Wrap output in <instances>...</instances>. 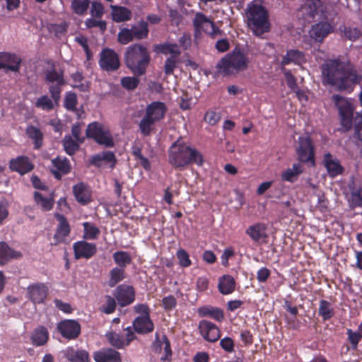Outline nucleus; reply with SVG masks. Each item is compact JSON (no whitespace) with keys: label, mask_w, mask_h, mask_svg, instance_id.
Returning a JSON list of instances; mask_svg holds the SVG:
<instances>
[{"label":"nucleus","mask_w":362,"mask_h":362,"mask_svg":"<svg viewBox=\"0 0 362 362\" xmlns=\"http://www.w3.org/2000/svg\"><path fill=\"white\" fill-rule=\"evenodd\" d=\"M322 81L339 91L351 93L362 81V75L349 62L339 58L326 59L320 66Z\"/></svg>","instance_id":"1"},{"label":"nucleus","mask_w":362,"mask_h":362,"mask_svg":"<svg viewBox=\"0 0 362 362\" xmlns=\"http://www.w3.org/2000/svg\"><path fill=\"white\" fill-rule=\"evenodd\" d=\"M168 162L175 168L183 170L192 164L202 166L204 158L197 149L177 140L169 148Z\"/></svg>","instance_id":"2"},{"label":"nucleus","mask_w":362,"mask_h":362,"mask_svg":"<svg viewBox=\"0 0 362 362\" xmlns=\"http://www.w3.org/2000/svg\"><path fill=\"white\" fill-rule=\"evenodd\" d=\"M126 66L136 76L146 74L151 62L148 49L141 44H134L127 47L124 53Z\"/></svg>","instance_id":"3"},{"label":"nucleus","mask_w":362,"mask_h":362,"mask_svg":"<svg viewBox=\"0 0 362 362\" xmlns=\"http://www.w3.org/2000/svg\"><path fill=\"white\" fill-rule=\"evenodd\" d=\"M168 108L165 104L160 101H154L148 104L145 110V115L140 120L139 127L144 136H149L153 130V126L164 119Z\"/></svg>","instance_id":"4"},{"label":"nucleus","mask_w":362,"mask_h":362,"mask_svg":"<svg viewBox=\"0 0 362 362\" xmlns=\"http://www.w3.org/2000/svg\"><path fill=\"white\" fill-rule=\"evenodd\" d=\"M247 17L248 26L256 36L269 31V13L263 6L252 4L249 6Z\"/></svg>","instance_id":"5"},{"label":"nucleus","mask_w":362,"mask_h":362,"mask_svg":"<svg viewBox=\"0 0 362 362\" xmlns=\"http://www.w3.org/2000/svg\"><path fill=\"white\" fill-rule=\"evenodd\" d=\"M45 83L48 86L49 93L56 104H59L63 86L66 85L64 71H57L53 64L51 68L47 69L45 72Z\"/></svg>","instance_id":"6"},{"label":"nucleus","mask_w":362,"mask_h":362,"mask_svg":"<svg viewBox=\"0 0 362 362\" xmlns=\"http://www.w3.org/2000/svg\"><path fill=\"white\" fill-rule=\"evenodd\" d=\"M248 58L240 49H235L223 57L218 67L225 74H231L234 71H239L246 69L248 66Z\"/></svg>","instance_id":"7"},{"label":"nucleus","mask_w":362,"mask_h":362,"mask_svg":"<svg viewBox=\"0 0 362 362\" xmlns=\"http://www.w3.org/2000/svg\"><path fill=\"white\" fill-rule=\"evenodd\" d=\"M149 33L148 22L143 20L134 24L131 28H120L117 34V41L121 45H127L134 40H141L148 37Z\"/></svg>","instance_id":"8"},{"label":"nucleus","mask_w":362,"mask_h":362,"mask_svg":"<svg viewBox=\"0 0 362 362\" xmlns=\"http://www.w3.org/2000/svg\"><path fill=\"white\" fill-rule=\"evenodd\" d=\"M332 100L337 105L340 118V124L344 132H348L353 127L354 108L351 103L339 95H332Z\"/></svg>","instance_id":"9"},{"label":"nucleus","mask_w":362,"mask_h":362,"mask_svg":"<svg viewBox=\"0 0 362 362\" xmlns=\"http://www.w3.org/2000/svg\"><path fill=\"white\" fill-rule=\"evenodd\" d=\"M296 153L299 163H309L314 165L315 163V148L311 138L309 136L298 137Z\"/></svg>","instance_id":"10"},{"label":"nucleus","mask_w":362,"mask_h":362,"mask_svg":"<svg viewBox=\"0 0 362 362\" xmlns=\"http://www.w3.org/2000/svg\"><path fill=\"white\" fill-rule=\"evenodd\" d=\"M98 63L101 69L107 72L115 71L120 67L118 54L110 48L102 49Z\"/></svg>","instance_id":"11"},{"label":"nucleus","mask_w":362,"mask_h":362,"mask_svg":"<svg viewBox=\"0 0 362 362\" xmlns=\"http://www.w3.org/2000/svg\"><path fill=\"white\" fill-rule=\"evenodd\" d=\"M198 329L202 337L209 342H216L221 337L220 328L215 323L207 320L199 321Z\"/></svg>","instance_id":"12"},{"label":"nucleus","mask_w":362,"mask_h":362,"mask_svg":"<svg viewBox=\"0 0 362 362\" xmlns=\"http://www.w3.org/2000/svg\"><path fill=\"white\" fill-rule=\"evenodd\" d=\"M57 330L62 337L69 340L76 339L81 334V325L75 320H64L57 324Z\"/></svg>","instance_id":"13"},{"label":"nucleus","mask_w":362,"mask_h":362,"mask_svg":"<svg viewBox=\"0 0 362 362\" xmlns=\"http://www.w3.org/2000/svg\"><path fill=\"white\" fill-rule=\"evenodd\" d=\"M193 24L196 30L199 31L203 30L213 38H214L217 34L221 33V30L215 23L202 13H197L193 21Z\"/></svg>","instance_id":"14"},{"label":"nucleus","mask_w":362,"mask_h":362,"mask_svg":"<svg viewBox=\"0 0 362 362\" xmlns=\"http://www.w3.org/2000/svg\"><path fill=\"white\" fill-rule=\"evenodd\" d=\"M21 63L22 59L19 55L8 52H0V70L4 69L6 73L8 71L18 73Z\"/></svg>","instance_id":"15"},{"label":"nucleus","mask_w":362,"mask_h":362,"mask_svg":"<svg viewBox=\"0 0 362 362\" xmlns=\"http://www.w3.org/2000/svg\"><path fill=\"white\" fill-rule=\"evenodd\" d=\"M113 296L119 306L125 307L135 300V289L132 286L121 284L114 290Z\"/></svg>","instance_id":"16"},{"label":"nucleus","mask_w":362,"mask_h":362,"mask_svg":"<svg viewBox=\"0 0 362 362\" xmlns=\"http://www.w3.org/2000/svg\"><path fill=\"white\" fill-rule=\"evenodd\" d=\"M54 217L59 223L53 236L54 242L52 245H57L64 243L66 238L70 235L71 227L67 218L63 214L57 213L54 214Z\"/></svg>","instance_id":"17"},{"label":"nucleus","mask_w":362,"mask_h":362,"mask_svg":"<svg viewBox=\"0 0 362 362\" xmlns=\"http://www.w3.org/2000/svg\"><path fill=\"white\" fill-rule=\"evenodd\" d=\"M73 250L76 259H89L96 254L97 245L86 240H79L74 243Z\"/></svg>","instance_id":"18"},{"label":"nucleus","mask_w":362,"mask_h":362,"mask_svg":"<svg viewBox=\"0 0 362 362\" xmlns=\"http://www.w3.org/2000/svg\"><path fill=\"white\" fill-rule=\"evenodd\" d=\"M8 168L11 172H16L24 175L31 172L35 165L30 158L26 156H18L9 160Z\"/></svg>","instance_id":"19"},{"label":"nucleus","mask_w":362,"mask_h":362,"mask_svg":"<svg viewBox=\"0 0 362 362\" xmlns=\"http://www.w3.org/2000/svg\"><path fill=\"white\" fill-rule=\"evenodd\" d=\"M48 287L43 283H35L28 287V297L35 304L44 303L48 294Z\"/></svg>","instance_id":"20"},{"label":"nucleus","mask_w":362,"mask_h":362,"mask_svg":"<svg viewBox=\"0 0 362 362\" xmlns=\"http://www.w3.org/2000/svg\"><path fill=\"white\" fill-rule=\"evenodd\" d=\"M267 225L263 222H257L250 226L245 230V233L255 243L266 242L268 238L267 233Z\"/></svg>","instance_id":"21"},{"label":"nucleus","mask_w":362,"mask_h":362,"mask_svg":"<svg viewBox=\"0 0 362 362\" xmlns=\"http://www.w3.org/2000/svg\"><path fill=\"white\" fill-rule=\"evenodd\" d=\"M333 26L328 22L321 21L312 26L310 35L315 41L322 42L329 34L333 32Z\"/></svg>","instance_id":"22"},{"label":"nucleus","mask_w":362,"mask_h":362,"mask_svg":"<svg viewBox=\"0 0 362 362\" xmlns=\"http://www.w3.org/2000/svg\"><path fill=\"white\" fill-rule=\"evenodd\" d=\"M134 332L139 334H148L154 330V324L150 317L137 316L132 322Z\"/></svg>","instance_id":"23"},{"label":"nucleus","mask_w":362,"mask_h":362,"mask_svg":"<svg viewBox=\"0 0 362 362\" xmlns=\"http://www.w3.org/2000/svg\"><path fill=\"white\" fill-rule=\"evenodd\" d=\"M95 362H121L120 353L111 348H105L93 353Z\"/></svg>","instance_id":"24"},{"label":"nucleus","mask_w":362,"mask_h":362,"mask_svg":"<svg viewBox=\"0 0 362 362\" xmlns=\"http://www.w3.org/2000/svg\"><path fill=\"white\" fill-rule=\"evenodd\" d=\"M22 257L21 252L11 248L4 241L0 242V267L6 265L11 259H19Z\"/></svg>","instance_id":"25"},{"label":"nucleus","mask_w":362,"mask_h":362,"mask_svg":"<svg viewBox=\"0 0 362 362\" xmlns=\"http://www.w3.org/2000/svg\"><path fill=\"white\" fill-rule=\"evenodd\" d=\"M73 193L76 200L82 205H86L91 202V190L83 182H79L73 187Z\"/></svg>","instance_id":"26"},{"label":"nucleus","mask_w":362,"mask_h":362,"mask_svg":"<svg viewBox=\"0 0 362 362\" xmlns=\"http://www.w3.org/2000/svg\"><path fill=\"white\" fill-rule=\"evenodd\" d=\"M153 349L155 351L161 352L163 349L165 356L161 357L162 361L170 360L172 356V350L170 347V342L165 334H163L160 338L158 333L156 334V339L153 342Z\"/></svg>","instance_id":"27"},{"label":"nucleus","mask_w":362,"mask_h":362,"mask_svg":"<svg viewBox=\"0 0 362 362\" xmlns=\"http://www.w3.org/2000/svg\"><path fill=\"white\" fill-rule=\"evenodd\" d=\"M197 314L200 317H208L218 322H222L224 320V313L223 310L211 305L199 307L197 309Z\"/></svg>","instance_id":"28"},{"label":"nucleus","mask_w":362,"mask_h":362,"mask_svg":"<svg viewBox=\"0 0 362 362\" xmlns=\"http://www.w3.org/2000/svg\"><path fill=\"white\" fill-rule=\"evenodd\" d=\"M103 162L109 163L111 168H114L117 163L115 153L110 151L97 153L91 157L90 163L94 166L100 167Z\"/></svg>","instance_id":"29"},{"label":"nucleus","mask_w":362,"mask_h":362,"mask_svg":"<svg viewBox=\"0 0 362 362\" xmlns=\"http://www.w3.org/2000/svg\"><path fill=\"white\" fill-rule=\"evenodd\" d=\"M110 8L113 21L122 23L132 19V13L128 8L122 6L110 5Z\"/></svg>","instance_id":"30"},{"label":"nucleus","mask_w":362,"mask_h":362,"mask_svg":"<svg viewBox=\"0 0 362 362\" xmlns=\"http://www.w3.org/2000/svg\"><path fill=\"white\" fill-rule=\"evenodd\" d=\"M305 62V54L303 52L298 49H288L286 54L282 57L281 64L283 66L288 65L293 63L296 65H300Z\"/></svg>","instance_id":"31"},{"label":"nucleus","mask_w":362,"mask_h":362,"mask_svg":"<svg viewBox=\"0 0 362 362\" xmlns=\"http://www.w3.org/2000/svg\"><path fill=\"white\" fill-rule=\"evenodd\" d=\"M64 356L70 362H90L89 354L86 350L68 347L65 351Z\"/></svg>","instance_id":"32"},{"label":"nucleus","mask_w":362,"mask_h":362,"mask_svg":"<svg viewBox=\"0 0 362 362\" xmlns=\"http://www.w3.org/2000/svg\"><path fill=\"white\" fill-rule=\"evenodd\" d=\"M325 166L331 177H336L343 172V168L339 161L334 158L330 153H327L324 156Z\"/></svg>","instance_id":"33"},{"label":"nucleus","mask_w":362,"mask_h":362,"mask_svg":"<svg viewBox=\"0 0 362 362\" xmlns=\"http://www.w3.org/2000/svg\"><path fill=\"white\" fill-rule=\"evenodd\" d=\"M154 49L156 52L164 55L170 54L169 57H173L175 59H179L182 53L178 45L176 43L165 42L156 45Z\"/></svg>","instance_id":"34"},{"label":"nucleus","mask_w":362,"mask_h":362,"mask_svg":"<svg viewBox=\"0 0 362 362\" xmlns=\"http://www.w3.org/2000/svg\"><path fill=\"white\" fill-rule=\"evenodd\" d=\"M154 49L156 52L164 55L170 54L169 57H173L175 59H179L182 53L178 45L176 43L165 42L156 45Z\"/></svg>","instance_id":"35"},{"label":"nucleus","mask_w":362,"mask_h":362,"mask_svg":"<svg viewBox=\"0 0 362 362\" xmlns=\"http://www.w3.org/2000/svg\"><path fill=\"white\" fill-rule=\"evenodd\" d=\"M25 134L33 141L35 150H39L42 146L43 134L39 128L29 125L25 129Z\"/></svg>","instance_id":"36"},{"label":"nucleus","mask_w":362,"mask_h":362,"mask_svg":"<svg viewBox=\"0 0 362 362\" xmlns=\"http://www.w3.org/2000/svg\"><path fill=\"white\" fill-rule=\"evenodd\" d=\"M49 339V332L44 326H39L32 333L31 341L35 346L45 345Z\"/></svg>","instance_id":"37"},{"label":"nucleus","mask_w":362,"mask_h":362,"mask_svg":"<svg viewBox=\"0 0 362 362\" xmlns=\"http://www.w3.org/2000/svg\"><path fill=\"white\" fill-rule=\"evenodd\" d=\"M303 168L300 163H295L292 165V168H287L281 173V177L283 181L294 182L297 180L298 177L302 174Z\"/></svg>","instance_id":"38"},{"label":"nucleus","mask_w":362,"mask_h":362,"mask_svg":"<svg viewBox=\"0 0 362 362\" xmlns=\"http://www.w3.org/2000/svg\"><path fill=\"white\" fill-rule=\"evenodd\" d=\"M235 281L230 275H223L220 277L218 288L221 293L228 295L233 293L235 290Z\"/></svg>","instance_id":"39"},{"label":"nucleus","mask_w":362,"mask_h":362,"mask_svg":"<svg viewBox=\"0 0 362 362\" xmlns=\"http://www.w3.org/2000/svg\"><path fill=\"white\" fill-rule=\"evenodd\" d=\"M335 314L334 308L330 302L326 300H320L319 303L318 315L323 321H328L334 317Z\"/></svg>","instance_id":"40"},{"label":"nucleus","mask_w":362,"mask_h":362,"mask_svg":"<svg viewBox=\"0 0 362 362\" xmlns=\"http://www.w3.org/2000/svg\"><path fill=\"white\" fill-rule=\"evenodd\" d=\"M125 277V269L115 267L112 268L109 272L108 286L110 287H114L119 282L124 279Z\"/></svg>","instance_id":"41"},{"label":"nucleus","mask_w":362,"mask_h":362,"mask_svg":"<svg viewBox=\"0 0 362 362\" xmlns=\"http://www.w3.org/2000/svg\"><path fill=\"white\" fill-rule=\"evenodd\" d=\"M34 199L35 203L40 206L43 211H50L53 208L54 204V200L52 197H45L38 192H34Z\"/></svg>","instance_id":"42"},{"label":"nucleus","mask_w":362,"mask_h":362,"mask_svg":"<svg viewBox=\"0 0 362 362\" xmlns=\"http://www.w3.org/2000/svg\"><path fill=\"white\" fill-rule=\"evenodd\" d=\"M57 105L52 98H51L47 95H42L37 98L34 103L35 107L49 112L54 108V105Z\"/></svg>","instance_id":"43"},{"label":"nucleus","mask_w":362,"mask_h":362,"mask_svg":"<svg viewBox=\"0 0 362 362\" xmlns=\"http://www.w3.org/2000/svg\"><path fill=\"white\" fill-rule=\"evenodd\" d=\"M81 144L74 140L70 135H65L62 140L64 149L69 156L74 155L78 151Z\"/></svg>","instance_id":"44"},{"label":"nucleus","mask_w":362,"mask_h":362,"mask_svg":"<svg viewBox=\"0 0 362 362\" xmlns=\"http://www.w3.org/2000/svg\"><path fill=\"white\" fill-rule=\"evenodd\" d=\"M113 260L118 267L125 269L132 262L130 254L126 251H117L112 255Z\"/></svg>","instance_id":"45"},{"label":"nucleus","mask_w":362,"mask_h":362,"mask_svg":"<svg viewBox=\"0 0 362 362\" xmlns=\"http://www.w3.org/2000/svg\"><path fill=\"white\" fill-rule=\"evenodd\" d=\"M52 163L55 170H59L64 175L71 172V166L69 160L66 157L57 156L52 160Z\"/></svg>","instance_id":"46"},{"label":"nucleus","mask_w":362,"mask_h":362,"mask_svg":"<svg viewBox=\"0 0 362 362\" xmlns=\"http://www.w3.org/2000/svg\"><path fill=\"white\" fill-rule=\"evenodd\" d=\"M83 226V238L85 240H96L100 233V229L93 223L90 222H84Z\"/></svg>","instance_id":"47"},{"label":"nucleus","mask_w":362,"mask_h":362,"mask_svg":"<svg viewBox=\"0 0 362 362\" xmlns=\"http://www.w3.org/2000/svg\"><path fill=\"white\" fill-rule=\"evenodd\" d=\"M142 148L139 144H134L132 147V154L134 158L139 160V164L146 170H150L151 163L148 159L141 153Z\"/></svg>","instance_id":"48"},{"label":"nucleus","mask_w":362,"mask_h":362,"mask_svg":"<svg viewBox=\"0 0 362 362\" xmlns=\"http://www.w3.org/2000/svg\"><path fill=\"white\" fill-rule=\"evenodd\" d=\"M104 298L105 302L100 307V311L107 315L113 313L115 311L117 307L115 298L110 295H105Z\"/></svg>","instance_id":"49"},{"label":"nucleus","mask_w":362,"mask_h":362,"mask_svg":"<svg viewBox=\"0 0 362 362\" xmlns=\"http://www.w3.org/2000/svg\"><path fill=\"white\" fill-rule=\"evenodd\" d=\"M108 342L117 349H122L125 346V340L122 335L115 332H109L105 335Z\"/></svg>","instance_id":"50"},{"label":"nucleus","mask_w":362,"mask_h":362,"mask_svg":"<svg viewBox=\"0 0 362 362\" xmlns=\"http://www.w3.org/2000/svg\"><path fill=\"white\" fill-rule=\"evenodd\" d=\"M98 144L104 145L107 147L114 146V141L110 132L107 129H103L101 133L97 135V137L93 139Z\"/></svg>","instance_id":"51"},{"label":"nucleus","mask_w":362,"mask_h":362,"mask_svg":"<svg viewBox=\"0 0 362 362\" xmlns=\"http://www.w3.org/2000/svg\"><path fill=\"white\" fill-rule=\"evenodd\" d=\"M98 144L104 145L107 147L114 146V141L110 132L107 129H103L101 133L97 135V137L93 139Z\"/></svg>","instance_id":"52"},{"label":"nucleus","mask_w":362,"mask_h":362,"mask_svg":"<svg viewBox=\"0 0 362 362\" xmlns=\"http://www.w3.org/2000/svg\"><path fill=\"white\" fill-rule=\"evenodd\" d=\"M90 0H73L71 6L75 13L82 16L87 12Z\"/></svg>","instance_id":"53"},{"label":"nucleus","mask_w":362,"mask_h":362,"mask_svg":"<svg viewBox=\"0 0 362 362\" xmlns=\"http://www.w3.org/2000/svg\"><path fill=\"white\" fill-rule=\"evenodd\" d=\"M139 82V76L135 75L134 76H124L120 80L121 86L127 90H135L138 87Z\"/></svg>","instance_id":"54"},{"label":"nucleus","mask_w":362,"mask_h":362,"mask_svg":"<svg viewBox=\"0 0 362 362\" xmlns=\"http://www.w3.org/2000/svg\"><path fill=\"white\" fill-rule=\"evenodd\" d=\"M71 78L74 82V84L72 85L73 88H78L83 92L88 90V85L87 83H83V76L81 72L76 71V73L72 74L71 75Z\"/></svg>","instance_id":"55"},{"label":"nucleus","mask_w":362,"mask_h":362,"mask_svg":"<svg viewBox=\"0 0 362 362\" xmlns=\"http://www.w3.org/2000/svg\"><path fill=\"white\" fill-rule=\"evenodd\" d=\"M77 103L78 100L76 94L71 91L67 92L64 98V107L67 110L74 111L76 108Z\"/></svg>","instance_id":"56"},{"label":"nucleus","mask_w":362,"mask_h":362,"mask_svg":"<svg viewBox=\"0 0 362 362\" xmlns=\"http://www.w3.org/2000/svg\"><path fill=\"white\" fill-rule=\"evenodd\" d=\"M104 127L102 124L98 122H93L89 124L86 129V136L94 139L97 137V135L104 129Z\"/></svg>","instance_id":"57"},{"label":"nucleus","mask_w":362,"mask_h":362,"mask_svg":"<svg viewBox=\"0 0 362 362\" xmlns=\"http://www.w3.org/2000/svg\"><path fill=\"white\" fill-rule=\"evenodd\" d=\"M346 334L347 335V340L351 344V349L352 350H356L362 339L358 332L353 331L351 329H347Z\"/></svg>","instance_id":"58"},{"label":"nucleus","mask_w":362,"mask_h":362,"mask_svg":"<svg viewBox=\"0 0 362 362\" xmlns=\"http://www.w3.org/2000/svg\"><path fill=\"white\" fill-rule=\"evenodd\" d=\"M284 75L288 87L293 91L296 92L299 95L300 90L298 89L296 78L292 74L290 70L285 69L284 71Z\"/></svg>","instance_id":"59"},{"label":"nucleus","mask_w":362,"mask_h":362,"mask_svg":"<svg viewBox=\"0 0 362 362\" xmlns=\"http://www.w3.org/2000/svg\"><path fill=\"white\" fill-rule=\"evenodd\" d=\"M85 24L88 28H98L101 33H104L107 29V23L103 20L89 18L86 20Z\"/></svg>","instance_id":"60"},{"label":"nucleus","mask_w":362,"mask_h":362,"mask_svg":"<svg viewBox=\"0 0 362 362\" xmlns=\"http://www.w3.org/2000/svg\"><path fill=\"white\" fill-rule=\"evenodd\" d=\"M180 62L179 59H175L173 57H168L164 64V72L166 76L172 75L174 70Z\"/></svg>","instance_id":"61"},{"label":"nucleus","mask_w":362,"mask_h":362,"mask_svg":"<svg viewBox=\"0 0 362 362\" xmlns=\"http://www.w3.org/2000/svg\"><path fill=\"white\" fill-rule=\"evenodd\" d=\"M176 255L179 260V264L182 267H188L192 264L189 255L184 249L178 250Z\"/></svg>","instance_id":"62"},{"label":"nucleus","mask_w":362,"mask_h":362,"mask_svg":"<svg viewBox=\"0 0 362 362\" xmlns=\"http://www.w3.org/2000/svg\"><path fill=\"white\" fill-rule=\"evenodd\" d=\"M351 204L354 207L362 206V188L353 190L351 193Z\"/></svg>","instance_id":"63"},{"label":"nucleus","mask_w":362,"mask_h":362,"mask_svg":"<svg viewBox=\"0 0 362 362\" xmlns=\"http://www.w3.org/2000/svg\"><path fill=\"white\" fill-rule=\"evenodd\" d=\"M354 130L357 137L362 142V113L354 117Z\"/></svg>","instance_id":"64"}]
</instances>
